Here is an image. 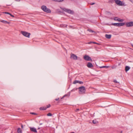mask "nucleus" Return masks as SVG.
Segmentation results:
<instances>
[{"label": "nucleus", "instance_id": "obj_1", "mask_svg": "<svg viewBox=\"0 0 133 133\" xmlns=\"http://www.w3.org/2000/svg\"><path fill=\"white\" fill-rule=\"evenodd\" d=\"M115 1L116 3L119 6H126L127 5V4L123 1H122L119 0H115Z\"/></svg>", "mask_w": 133, "mask_h": 133}, {"label": "nucleus", "instance_id": "obj_2", "mask_svg": "<svg viewBox=\"0 0 133 133\" xmlns=\"http://www.w3.org/2000/svg\"><path fill=\"white\" fill-rule=\"evenodd\" d=\"M41 9L43 10L44 12L47 13H50L51 12V10L47 8V7L45 5H43L41 7Z\"/></svg>", "mask_w": 133, "mask_h": 133}, {"label": "nucleus", "instance_id": "obj_3", "mask_svg": "<svg viewBox=\"0 0 133 133\" xmlns=\"http://www.w3.org/2000/svg\"><path fill=\"white\" fill-rule=\"evenodd\" d=\"M79 94H83L85 92V89L84 86L81 87L79 88Z\"/></svg>", "mask_w": 133, "mask_h": 133}, {"label": "nucleus", "instance_id": "obj_4", "mask_svg": "<svg viewBox=\"0 0 133 133\" xmlns=\"http://www.w3.org/2000/svg\"><path fill=\"white\" fill-rule=\"evenodd\" d=\"M21 32L24 36L28 38H29L30 37V33H28L26 31H21Z\"/></svg>", "mask_w": 133, "mask_h": 133}, {"label": "nucleus", "instance_id": "obj_5", "mask_svg": "<svg viewBox=\"0 0 133 133\" xmlns=\"http://www.w3.org/2000/svg\"><path fill=\"white\" fill-rule=\"evenodd\" d=\"M125 24L124 23H115L112 24V25L115 26H123Z\"/></svg>", "mask_w": 133, "mask_h": 133}, {"label": "nucleus", "instance_id": "obj_6", "mask_svg": "<svg viewBox=\"0 0 133 133\" xmlns=\"http://www.w3.org/2000/svg\"><path fill=\"white\" fill-rule=\"evenodd\" d=\"M126 26L127 27H130L133 26V22H127L126 23Z\"/></svg>", "mask_w": 133, "mask_h": 133}, {"label": "nucleus", "instance_id": "obj_7", "mask_svg": "<svg viewBox=\"0 0 133 133\" xmlns=\"http://www.w3.org/2000/svg\"><path fill=\"white\" fill-rule=\"evenodd\" d=\"M84 59L86 61H92V60L91 57L87 55H85L84 56Z\"/></svg>", "mask_w": 133, "mask_h": 133}, {"label": "nucleus", "instance_id": "obj_8", "mask_svg": "<svg viewBox=\"0 0 133 133\" xmlns=\"http://www.w3.org/2000/svg\"><path fill=\"white\" fill-rule=\"evenodd\" d=\"M70 58L71 59L76 60L77 59V57L75 54H71Z\"/></svg>", "mask_w": 133, "mask_h": 133}, {"label": "nucleus", "instance_id": "obj_9", "mask_svg": "<svg viewBox=\"0 0 133 133\" xmlns=\"http://www.w3.org/2000/svg\"><path fill=\"white\" fill-rule=\"evenodd\" d=\"M114 19L115 21H117L119 22H122L124 21L123 19H121L119 18L116 17H114Z\"/></svg>", "mask_w": 133, "mask_h": 133}, {"label": "nucleus", "instance_id": "obj_10", "mask_svg": "<svg viewBox=\"0 0 133 133\" xmlns=\"http://www.w3.org/2000/svg\"><path fill=\"white\" fill-rule=\"evenodd\" d=\"M63 10L64 11H66L69 14H71L72 12V11L70 9L64 8Z\"/></svg>", "mask_w": 133, "mask_h": 133}, {"label": "nucleus", "instance_id": "obj_11", "mask_svg": "<svg viewBox=\"0 0 133 133\" xmlns=\"http://www.w3.org/2000/svg\"><path fill=\"white\" fill-rule=\"evenodd\" d=\"M77 83H78L80 84H83V82L77 80L73 82V83L74 84H76Z\"/></svg>", "mask_w": 133, "mask_h": 133}, {"label": "nucleus", "instance_id": "obj_12", "mask_svg": "<svg viewBox=\"0 0 133 133\" xmlns=\"http://www.w3.org/2000/svg\"><path fill=\"white\" fill-rule=\"evenodd\" d=\"M30 130L32 132H34L36 133L37 132V131L36 129L34 127H30Z\"/></svg>", "mask_w": 133, "mask_h": 133}, {"label": "nucleus", "instance_id": "obj_13", "mask_svg": "<svg viewBox=\"0 0 133 133\" xmlns=\"http://www.w3.org/2000/svg\"><path fill=\"white\" fill-rule=\"evenodd\" d=\"M87 66L89 68H91L93 66L92 64L90 62H88V63Z\"/></svg>", "mask_w": 133, "mask_h": 133}, {"label": "nucleus", "instance_id": "obj_14", "mask_svg": "<svg viewBox=\"0 0 133 133\" xmlns=\"http://www.w3.org/2000/svg\"><path fill=\"white\" fill-rule=\"evenodd\" d=\"M0 21L2 23H3L5 24H9L10 23V22H8L4 20H0Z\"/></svg>", "mask_w": 133, "mask_h": 133}, {"label": "nucleus", "instance_id": "obj_15", "mask_svg": "<svg viewBox=\"0 0 133 133\" xmlns=\"http://www.w3.org/2000/svg\"><path fill=\"white\" fill-rule=\"evenodd\" d=\"M70 92H68V94H66L65 95L62 97L61 98V99H63L64 97H65L66 96H68V97H69L70 96Z\"/></svg>", "mask_w": 133, "mask_h": 133}, {"label": "nucleus", "instance_id": "obj_16", "mask_svg": "<svg viewBox=\"0 0 133 133\" xmlns=\"http://www.w3.org/2000/svg\"><path fill=\"white\" fill-rule=\"evenodd\" d=\"M105 37L107 38L110 39L111 37V35L106 34Z\"/></svg>", "mask_w": 133, "mask_h": 133}, {"label": "nucleus", "instance_id": "obj_17", "mask_svg": "<svg viewBox=\"0 0 133 133\" xmlns=\"http://www.w3.org/2000/svg\"><path fill=\"white\" fill-rule=\"evenodd\" d=\"M130 69V68L128 66H126L125 67V70L126 72L128 71Z\"/></svg>", "mask_w": 133, "mask_h": 133}, {"label": "nucleus", "instance_id": "obj_18", "mask_svg": "<svg viewBox=\"0 0 133 133\" xmlns=\"http://www.w3.org/2000/svg\"><path fill=\"white\" fill-rule=\"evenodd\" d=\"M47 109L46 107H41L40 108V109L42 110H46Z\"/></svg>", "mask_w": 133, "mask_h": 133}, {"label": "nucleus", "instance_id": "obj_19", "mask_svg": "<svg viewBox=\"0 0 133 133\" xmlns=\"http://www.w3.org/2000/svg\"><path fill=\"white\" fill-rule=\"evenodd\" d=\"M67 26V25L62 24L60 25V26L61 27H66Z\"/></svg>", "mask_w": 133, "mask_h": 133}, {"label": "nucleus", "instance_id": "obj_20", "mask_svg": "<svg viewBox=\"0 0 133 133\" xmlns=\"http://www.w3.org/2000/svg\"><path fill=\"white\" fill-rule=\"evenodd\" d=\"M22 130L21 129L19 128L18 129L17 132L18 133H21L22 132Z\"/></svg>", "mask_w": 133, "mask_h": 133}, {"label": "nucleus", "instance_id": "obj_21", "mask_svg": "<svg viewBox=\"0 0 133 133\" xmlns=\"http://www.w3.org/2000/svg\"><path fill=\"white\" fill-rule=\"evenodd\" d=\"M92 123L94 124H96L98 123V122L96 120H94L92 121Z\"/></svg>", "mask_w": 133, "mask_h": 133}, {"label": "nucleus", "instance_id": "obj_22", "mask_svg": "<svg viewBox=\"0 0 133 133\" xmlns=\"http://www.w3.org/2000/svg\"><path fill=\"white\" fill-rule=\"evenodd\" d=\"M109 67V66H101V67H100V68H108V67Z\"/></svg>", "mask_w": 133, "mask_h": 133}, {"label": "nucleus", "instance_id": "obj_23", "mask_svg": "<svg viewBox=\"0 0 133 133\" xmlns=\"http://www.w3.org/2000/svg\"><path fill=\"white\" fill-rule=\"evenodd\" d=\"M64 0H56L55 2H62Z\"/></svg>", "mask_w": 133, "mask_h": 133}, {"label": "nucleus", "instance_id": "obj_24", "mask_svg": "<svg viewBox=\"0 0 133 133\" xmlns=\"http://www.w3.org/2000/svg\"><path fill=\"white\" fill-rule=\"evenodd\" d=\"M47 116H51L52 115L50 113H49L47 114Z\"/></svg>", "mask_w": 133, "mask_h": 133}, {"label": "nucleus", "instance_id": "obj_25", "mask_svg": "<svg viewBox=\"0 0 133 133\" xmlns=\"http://www.w3.org/2000/svg\"><path fill=\"white\" fill-rule=\"evenodd\" d=\"M88 30L91 32L93 33L94 32V31H93V30H91L88 29Z\"/></svg>", "mask_w": 133, "mask_h": 133}, {"label": "nucleus", "instance_id": "obj_26", "mask_svg": "<svg viewBox=\"0 0 133 133\" xmlns=\"http://www.w3.org/2000/svg\"><path fill=\"white\" fill-rule=\"evenodd\" d=\"M50 106H51L50 105V104H49L48 105H47V107H46L47 108L50 107Z\"/></svg>", "mask_w": 133, "mask_h": 133}, {"label": "nucleus", "instance_id": "obj_27", "mask_svg": "<svg viewBox=\"0 0 133 133\" xmlns=\"http://www.w3.org/2000/svg\"><path fill=\"white\" fill-rule=\"evenodd\" d=\"M92 43H95L93 42H88V44H91Z\"/></svg>", "mask_w": 133, "mask_h": 133}, {"label": "nucleus", "instance_id": "obj_28", "mask_svg": "<svg viewBox=\"0 0 133 133\" xmlns=\"http://www.w3.org/2000/svg\"><path fill=\"white\" fill-rule=\"evenodd\" d=\"M30 113V114H31L32 115H36L37 114H36L35 113H34V112H31Z\"/></svg>", "mask_w": 133, "mask_h": 133}, {"label": "nucleus", "instance_id": "obj_29", "mask_svg": "<svg viewBox=\"0 0 133 133\" xmlns=\"http://www.w3.org/2000/svg\"><path fill=\"white\" fill-rule=\"evenodd\" d=\"M3 13H5V14H10V13L8 12H4Z\"/></svg>", "mask_w": 133, "mask_h": 133}, {"label": "nucleus", "instance_id": "obj_30", "mask_svg": "<svg viewBox=\"0 0 133 133\" xmlns=\"http://www.w3.org/2000/svg\"><path fill=\"white\" fill-rule=\"evenodd\" d=\"M95 3H90V4L91 5H93L94 4H95Z\"/></svg>", "mask_w": 133, "mask_h": 133}, {"label": "nucleus", "instance_id": "obj_31", "mask_svg": "<svg viewBox=\"0 0 133 133\" xmlns=\"http://www.w3.org/2000/svg\"><path fill=\"white\" fill-rule=\"evenodd\" d=\"M59 98H56L55 99V100L56 101H58L59 100Z\"/></svg>", "mask_w": 133, "mask_h": 133}, {"label": "nucleus", "instance_id": "obj_32", "mask_svg": "<svg viewBox=\"0 0 133 133\" xmlns=\"http://www.w3.org/2000/svg\"><path fill=\"white\" fill-rule=\"evenodd\" d=\"M9 15L11 16V17H14V16L13 15H12V14H11L10 13Z\"/></svg>", "mask_w": 133, "mask_h": 133}, {"label": "nucleus", "instance_id": "obj_33", "mask_svg": "<svg viewBox=\"0 0 133 133\" xmlns=\"http://www.w3.org/2000/svg\"><path fill=\"white\" fill-rule=\"evenodd\" d=\"M114 82L115 83H117V81L116 80H114Z\"/></svg>", "mask_w": 133, "mask_h": 133}, {"label": "nucleus", "instance_id": "obj_34", "mask_svg": "<svg viewBox=\"0 0 133 133\" xmlns=\"http://www.w3.org/2000/svg\"><path fill=\"white\" fill-rule=\"evenodd\" d=\"M75 91V90L74 89H72V90H71V91Z\"/></svg>", "mask_w": 133, "mask_h": 133}, {"label": "nucleus", "instance_id": "obj_35", "mask_svg": "<svg viewBox=\"0 0 133 133\" xmlns=\"http://www.w3.org/2000/svg\"><path fill=\"white\" fill-rule=\"evenodd\" d=\"M79 110V109H77L76 110V111H78Z\"/></svg>", "mask_w": 133, "mask_h": 133}, {"label": "nucleus", "instance_id": "obj_36", "mask_svg": "<svg viewBox=\"0 0 133 133\" xmlns=\"http://www.w3.org/2000/svg\"><path fill=\"white\" fill-rule=\"evenodd\" d=\"M23 125H21V128H22L23 129Z\"/></svg>", "mask_w": 133, "mask_h": 133}, {"label": "nucleus", "instance_id": "obj_37", "mask_svg": "<svg viewBox=\"0 0 133 133\" xmlns=\"http://www.w3.org/2000/svg\"><path fill=\"white\" fill-rule=\"evenodd\" d=\"M112 68H114V66H112Z\"/></svg>", "mask_w": 133, "mask_h": 133}, {"label": "nucleus", "instance_id": "obj_38", "mask_svg": "<svg viewBox=\"0 0 133 133\" xmlns=\"http://www.w3.org/2000/svg\"><path fill=\"white\" fill-rule=\"evenodd\" d=\"M71 133H75V132H72Z\"/></svg>", "mask_w": 133, "mask_h": 133}, {"label": "nucleus", "instance_id": "obj_39", "mask_svg": "<svg viewBox=\"0 0 133 133\" xmlns=\"http://www.w3.org/2000/svg\"><path fill=\"white\" fill-rule=\"evenodd\" d=\"M42 124V123H40V125H41Z\"/></svg>", "mask_w": 133, "mask_h": 133}, {"label": "nucleus", "instance_id": "obj_40", "mask_svg": "<svg viewBox=\"0 0 133 133\" xmlns=\"http://www.w3.org/2000/svg\"><path fill=\"white\" fill-rule=\"evenodd\" d=\"M131 45L133 47V45L131 44Z\"/></svg>", "mask_w": 133, "mask_h": 133}, {"label": "nucleus", "instance_id": "obj_41", "mask_svg": "<svg viewBox=\"0 0 133 133\" xmlns=\"http://www.w3.org/2000/svg\"><path fill=\"white\" fill-rule=\"evenodd\" d=\"M40 129V128H38V129Z\"/></svg>", "mask_w": 133, "mask_h": 133}, {"label": "nucleus", "instance_id": "obj_42", "mask_svg": "<svg viewBox=\"0 0 133 133\" xmlns=\"http://www.w3.org/2000/svg\"><path fill=\"white\" fill-rule=\"evenodd\" d=\"M71 27V26H70V27Z\"/></svg>", "mask_w": 133, "mask_h": 133}]
</instances>
